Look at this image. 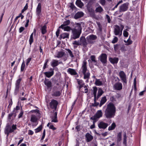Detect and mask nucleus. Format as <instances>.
Returning <instances> with one entry per match:
<instances>
[{"mask_svg":"<svg viewBox=\"0 0 146 146\" xmlns=\"http://www.w3.org/2000/svg\"><path fill=\"white\" fill-rule=\"evenodd\" d=\"M115 112V107L112 103H110L107 106L105 110L104 115L107 118H111L114 117Z\"/></svg>","mask_w":146,"mask_h":146,"instance_id":"obj_1","label":"nucleus"},{"mask_svg":"<svg viewBox=\"0 0 146 146\" xmlns=\"http://www.w3.org/2000/svg\"><path fill=\"white\" fill-rule=\"evenodd\" d=\"M76 25L74 28L72 29V36L71 37V38L74 40L79 38L82 29L81 25L80 23H76Z\"/></svg>","mask_w":146,"mask_h":146,"instance_id":"obj_2","label":"nucleus"},{"mask_svg":"<svg viewBox=\"0 0 146 146\" xmlns=\"http://www.w3.org/2000/svg\"><path fill=\"white\" fill-rule=\"evenodd\" d=\"M87 62L86 60H84L82 63V66L79 71L78 73L80 76L84 75V78L87 76L88 74H90L89 71L87 69Z\"/></svg>","mask_w":146,"mask_h":146,"instance_id":"obj_3","label":"nucleus"},{"mask_svg":"<svg viewBox=\"0 0 146 146\" xmlns=\"http://www.w3.org/2000/svg\"><path fill=\"white\" fill-rule=\"evenodd\" d=\"M17 129V125L13 124L11 126L7 124L5 129L4 133L6 135V137L8 138L9 134L12 133Z\"/></svg>","mask_w":146,"mask_h":146,"instance_id":"obj_4","label":"nucleus"},{"mask_svg":"<svg viewBox=\"0 0 146 146\" xmlns=\"http://www.w3.org/2000/svg\"><path fill=\"white\" fill-rule=\"evenodd\" d=\"M97 38V37L96 35L91 34L87 36L86 39L89 44H93L95 42L94 40H96Z\"/></svg>","mask_w":146,"mask_h":146,"instance_id":"obj_5","label":"nucleus"},{"mask_svg":"<svg viewBox=\"0 0 146 146\" xmlns=\"http://www.w3.org/2000/svg\"><path fill=\"white\" fill-rule=\"evenodd\" d=\"M58 104V102L56 100L52 99L49 103V106L52 109L54 110V111L56 110Z\"/></svg>","mask_w":146,"mask_h":146,"instance_id":"obj_6","label":"nucleus"},{"mask_svg":"<svg viewBox=\"0 0 146 146\" xmlns=\"http://www.w3.org/2000/svg\"><path fill=\"white\" fill-rule=\"evenodd\" d=\"M57 87L54 86L52 89V92L51 94V96L53 97H58L60 96L62 91L56 90L55 91V89H57Z\"/></svg>","mask_w":146,"mask_h":146,"instance_id":"obj_7","label":"nucleus"},{"mask_svg":"<svg viewBox=\"0 0 146 146\" xmlns=\"http://www.w3.org/2000/svg\"><path fill=\"white\" fill-rule=\"evenodd\" d=\"M119 76L123 83H127L126 75L124 72L123 71H121L119 73Z\"/></svg>","mask_w":146,"mask_h":146,"instance_id":"obj_8","label":"nucleus"},{"mask_svg":"<svg viewBox=\"0 0 146 146\" xmlns=\"http://www.w3.org/2000/svg\"><path fill=\"white\" fill-rule=\"evenodd\" d=\"M103 115V113L101 110L98 111L96 114L92 117H91V119L93 120H96L97 119L101 117Z\"/></svg>","mask_w":146,"mask_h":146,"instance_id":"obj_9","label":"nucleus"},{"mask_svg":"<svg viewBox=\"0 0 146 146\" xmlns=\"http://www.w3.org/2000/svg\"><path fill=\"white\" fill-rule=\"evenodd\" d=\"M100 61L103 64H105L107 63V56L105 53L102 54L99 57Z\"/></svg>","mask_w":146,"mask_h":146,"instance_id":"obj_10","label":"nucleus"},{"mask_svg":"<svg viewBox=\"0 0 146 146\" xmlns=\"http://www.w3.org/2000/svg\"><path fill=\"white\" fill-rule=\"evenodd\" d=\"M128 3H126L121 5L119 7V12H125L127 11L128 8Z\"/></svg>","mask_w":146,"mask_h":146,"instance_id":"obj_11","label":"nucleus"},{"mask_svg":"<svg viewBox=\"0 0 146 146\" xmlns=\"http://www.w3.org/2000/svg\"><path fill=\"white\" fill-rule=\"evenodd\" d=\"M45 85L46 86L47 89H50L51 90L52 87V83L48 79L45 78L44 82Z\"/></svg>","mask_w":146,"mask_h":146,"instance_id":"obj_12","label":"nucleus"},{"mask_svg":"<svg viewBox=\"0 0 146 146\" xmlns=\"http://www.w3.org/2000/svg\"><path fill=\"white\" fill-rule=\"evenodd\" d=\"M113 88L115 90H120L122 88V84L119 82H117L114 85Z\"/></svg>","mask_w":146,"mask_h":146,"instance_id":"obj_13","label":"nucleus"},{"mask_svg":"<svg viewBox=\"0 0 146 146\" xmlns=\"http://www.w3.org/2000/svg\"><path fill=\"white\" fill-rule=\"evenodd\" d=\"M47 23L44 24L43 26L41 25L40 26V30L42 34L44 35L47 32Z\"/></svg>","mask_w":146,"mask_h":146,"instance_id":"obj_14","label":"nucleus"},{"mask_svg":"<svg viewBox=\"0 0 146 146\" xmlns=\"http://www.w3.org/2000/svg\"><path fill=\"white\" fill-rule=\"evenodd\" d=\"M41 10L42 7L41 4L40 3H39L38 4L36 10V13L37 16H40L41 15Z\"/></svg>","mask_w":146,"mask_h":146,"instance_id":"obj_15","label":"nucleus"},{"mask_svg":"<svg viewBox=\"0 0 146 146\" xmlns=\"http://www.w3.org/2000/svg\"><path fill=\"white\" fill-rule=\"evenodd\" d=\"M98 127L100 129H105L108 126V125L107 123H105L103 121H102L100 122V123L98 125Z\"/></svg>","mask_w":146,"mask_h":146,"instance_id":"obj_16","label":"nucleus"},{"mask_svg":"<svg viewBox=\"0 0 146 146\" xmlns=\"http://www.w3.org/2000/svg\"><path fill=\"white\" fill-rule=\"evenodd\" d=\"M80 40L83 47H85L87 46L88 43L84 36H81L80 38Z\"/></svg>","mask_w":146,"mask_h":146,"instance_id":"obj_17","label":"nucleus"},{"mask_svg":"<svg viewBox=\"0 0 146 146\" xmlns=\"http://www.w3.org/2000/svg\"><path fill=\"white\" fill-rule=\"evenodd\" d=\"M109 60L111 64H117L119 60V59L117 57H114L113 58L110 57L109 58Z\"/></svg>","mask_w":146,"mask_h":146,"instance_id":"obj_18","label":"nucleus"},{"mask_svg":"<svg viewBox=\"0 0 146 146\" xmlns=\"http://www.w3.org/2000/svg\"><path fill=\"white\" fill-rule=\"evenodd\" d=\"M86 141L87 142L91 141L93 139V136L89 133H87L85 135Z\"/></svg>","mask_w":146,"mask_h":146,"instance_id":"obj_19","label":"nucleus"},{"mask_svg":"<svg viewBox=\"0 0 146 146\" xmlns=\"http://www.w3.org/2000/svg\"><path fill=\"white\" fill-rule=\"evenodd\" d=\"M115 28L114 30V34L116 35H119L120 33V27L117 25H115Z\"/></svg>","mask_w":146,"mask_h":146,"instance_id":"obj_20","label":"nucleus"},{"mask_svg":"<svg viewBox=\"0 0 146 146\" xmlns=\"http://www.w3.org/2000/svg\"><path fill=\"white\" fill-rule=\"evenodd\" d=\"M104 91L101 88H99L98 90V94L96 97L97 99H98L100 96L104 94Z\"/></svg>","mask_w":146,"mask_h":146,"instance_id":"obj_21","label":"nucleus"},{"mask_svg":"<svg viewBox=\"0 0 146 146\" xmlns=\"http://www.w3.org/2000/svg\"><path fill=\"white\" fill-rule=\"evenodd\" d=\"M36 30L35 29H34L33 32V33L31 34L29 39V44L30 45H31L32 43L34 41V39H33V33H34L35 34H36Z\"/></svg>","mask_w":146,"mask_h":146,"instance_id":"obj_22","label":"nucleus"},{"mask_svg":"<svg viewBox=\"0 0 146 146\" xmlns=\"http://www.w3.org/2000/svg\"><path fill=\"white\" fill-rule=\"evenodd\" d=\"M84 16V13L82 12H78L74 16V18L75 19H78Z\"/></svg>","mask_w":146,"mask_h":146,"instance_id":"obj_23","label":"nucleus"},{"mask_svg":"<svg viewBox=\"0 0 146 146\" xmlns=\"http://www.w3.org/2000/svg\"><path fill=\"white\" fill-rule=\"evenodd\" d=\"M67 72L71 75H76L77 74V73L74 69L71 68H68Z\"/></svg>","mask_w":146,"mask_h":146,"instance_id":"obj_24","label":"nucleus"},{"mask_svg":"<svg viewBox=\"0 0 146 146\" xmlns=\"http://www.w3.org/2000/svg\"><path fill=\"white\" fill-rule=\"evenodd\" d=\"M77 82L78 84L79 85V89L80 90L83 87L84 85H85V83L82 80L77 79Z\"/></svg>","mask_w":146,"mask_h":146,"instance_id":"obj_25","label":"nucleus"},{"mask_svg":"<svg viewBox=\"0 0 146 146\" xmlns=\"http://www.w3.org/2000/svg\"><path fill=\"white\" fill-rule=\"evenodd\" d=\"M51 66L53 68L55 67L58 65V60L53 59L50 63Z\"/></svg>","mask_w":146,"mask_h":146,"instance_id":"obj_26","label":"nucleus"},{"mask_svg":"<svg viewBox=\"0 0 146 146\" xmlns=\"http://www.w3.org/2000/svg\"><path fill=\"white\" fill-rule=\"evenodd\" d=\"M54 71L46 72L44 73L45 76L49 78L52 76L54 74Z\"/></svg>","mask_w":146,"mask_h":146,"instance_id":"obj_27","label":"nucleus"},{"mask_svg":"<svg viewBox=\"0 0 146 146\" xmlns=\"http://www.w3.org/2000/svg\"><path fill=\"white\" fill-rule=\"evenodd\" d=\"M76 4L78 7L80 8H82L84 6V4L80 0H76Z\"/></svg>","mask_w":146,"mask_h":146,"instance_id":"obj_28","label":"nucleus"},{"mask_svg":"<svg viewBox=\"0 0 146 146\" xmlns=\"http://www.w3.org/2000/svg\"><path fill=\"white\" fill-rule=\"evenodd\" d=\"M106 97L104 96L102 97L101 98L100 102V103L99 104V107H101L104 104H105L107 101Z\"/></svg>","mask_w":146,"mask_h":146,"instance_id":"obj_29","label":"nucleus"},{"mask_svg":"<svg viewBox=\"0 0 146 146\" xmlns=\"http://www.w3.org/2000/svg\"><path fill=\"white\" fill-rule=\"evenodd\" d=\"M117 142L119 143L122 140V132L121 131L117 133Z\"/></svg>","mask_w":146,"mask_h":146,"instance_id":"obj_30","label":"nucleus"},{"mask_svg":"<svg viewBox=\"0 0 146 146\" xmlns=\"http://www.w3.org/2000/svg\"><path fill=\"white\" fill-rule=\"evenodd\" d=\"M69 34L67 33H64L60 35L59 38L60 39L62 38L64 39L66 38H68Z\"/></svg>","mask_w":146,"mask_h":146,"instance_id":"obj_31","label":"nucleus"},{"mask_svg":"<svg viewBox=\"0 0 146 146\" xmlns=\"http://www.w3.org/2000/svg\"><path fill=\"white\" fill-rule=\"evenodd\" d=\"M38 118L35 115H32L31 117V121L32 122L35 123L37 122Z\"/></svg>","mask_w":146,"mask_h":146,"instance_id":"obj_32","label":"nucleus"},{"mask_svg":"<svg viewBox=\"0 0 146 146\" xmlns=\"http://www.w3.org/2000/svg\"><path fill=\"white\" fill-rule=\"evenodd\" d=\"M64 54L65 52L62 51L58 52L57 55L55 57L58 58H60L63 57Z\"/></svg>","mask_w":146,"mask_h":146,"instance_id":"obj_33","label":"nucleus"},{"mask_svg":"<svg viewBox=\"0 0 146 146\" xmlns=\"http://www.w3.org/2000/svg\"><path fill=\"white\" fill-rule=\"evenodd\" d=\"M116 126L115 123L113 122L110 126L108 128V130L109 131L114 130Z\"/></svg>","mask_w":146,"mask_h":146,"instance_id":"obj_34","label":"nucleus"},{"mask_svg":"<svg viewBox=\"0 0 146 146\" xmlns=\"http://www.w3.org/2000/svg\"><path fill=\"white\" fill-rule=\"evenodd\" d=\"M103 11V9L102 7L100 5H99V6L96 8L95 11L96 13H101Z\"/></svg>","mask_w":146,"mask_h":146,"instance_id":"obj_35","label":"nucleus"},{"mask_svg":"<svg viewBox=\"0 0 146 146\" xmlns=\"http://www.w3.org/2000/svg\"><path fill=\"white\" fill-rule=\"evenodd\" d=\"M95 84L97 86H100L103 85L102 82L100 81V79L97 78H96Z\"/></svg>","mask_w":146,"mask_h":146,"instance_id":"obj_36","label":"nucleus"},{"mask_svg":"<svg viewBox=\"0 0 146 146\" xmlns=\"http://www.w3.org/2000/svg\"><path fill=\"white\" fill-rule=\"evenodd\" d=\"M70 22L69 20H68L66 21H65L64 22L63 24L61 25L59 27V28H62L63 27L69 25L70 23Z\"/></svg>","mask_w":146,"mask_h":146,"instance_id":"obj_37","label":"nucleus"},{"mask_svg":"<svg viewBox=\"0 0 146 146\" xmlns=\"http://www.w3.org/2000/svg\"><path fill=\"white\" fill-rule=\"evenodd\" d=\"M88 10L91 15L92 16L95 15L94 10L92 8L88 7Z\"/></svg>","mask_w":146,"mask_h":146,"instance_id":"obj_38","label":"nucleus"},{"mask_svg":"<svg viewBox=\"0 0 146 146\" xmlns=\"http://www.w3.org/2000/svg\"><path fill=\"white\" fill-rule=\"evenodd\" d=\"M20 86L15 85V88L14 91V94L17 95L19 92V91Z\"/></svg>","mask_w":146,"mask_h":146,"instance_id":"obj_39","label":"nucleus"},{"mask_svg":"<svg viewBox=\"0 0 146 146\" xmlns=\"http://www.w3.org/2000/svg\"><path fill=\"white\" fill-rule=\"evenodd\" d=\"M121 45L120 44H117L114 45V49L115 51H117L120 47Z\"/></svg>","mask_w":146,"mask_h":146,"instance_id":"obj_40","label":"nucleus"},{"mask_svg":"<svg viewBox=\"0 0 146 146\" xmlns=\"http://www.w3.org/2000/svg\"><path fill=\"white\" fill-rule=\"evenodd\" d=\"M127 136L126 133H125L123 135V144L125 146L127 144Z\"/></svg>","mask_w":146,"mask_h":146,"instance_id":"obj_41","label":"nucleus"},{"mask_svg":"<svg viewBox=\"0 0 146 146\" xmlns=\"http://www.w3.org/2000/svg\"><path fill=\"white\" fill-rule=\"evenodd\" d=\"M93 94L94 96V97L96 98L97 95V92L98 89L97 87L95 86L93 88Z\"/></svg>","mask_w":146,"mask_h":146,"instance_id":"obj_42","label":"nucleus"},{"mask_svg":"<svg viewBox=\"0 0 146 146\" xmlns=\"http://www.w3.org/2000/svg\"><path fill=\"white\" fill-rule=\"evenodd\" d=\"M42 128V125H40L38 127L35 129V133H37L39 132L41 130Z\"/></svg>","mask_w":146,"mask_h":146,"instance_id":"obj_43","label":"nucleus"},{"mask_svg":"<svg viewBox=\"0 0 146 146\" xmlns=\"http://www.w3.org/2000/svg\"><path fill=\"white\" fill-rule=\"evenodd\" d=\"M25 64L24 61H23V62H22L21 66V72H23L25 70H26V69H25Z\"/></svg>","mask_w":146,"mask_h":146,"instance_id":"obj_44","label":"nucleus"},{"mask_svg":"<svg viewBox=\"0 0 146 146\" xmlns=\"http://www.w3.org/2000/svg\"><path fill=\"white\" fill-rule=\"evenodd\" d=\"M131 35L129 36V38L127 40L126 42L127 43L125 44L126 45H129L131 44L132 43L133 41L130 39Z\"/></svg>","mask_w":146,"mask_h":146,"instance_id":"obj_45","label":"nucleus"},{"mask_svg":"<svg viewBox=\"0 0 146 146\" xmlns=\"http://www.w3.org/2000/svg\"><path fill=\"white\" fill-rule=\"evenodd\" d=\"M61 29H64V31H69L71 30H72V29L71 28L68 26H67L66 27H63L62 28H61Z\"/></svg>","mask_w":146,"mask_h":146,"instance_id":"obj_46","label":"nucleus"},{"mask_svg":"<svg viewBox=\"0 0 146 146\" xmlns=\"http://www.w3.org/2000/svg\"><path fill=\"white\" fill-rule=\"evenodd\" d=\"M98 99H97L96 98H94V104H92V106L94 107H96L98 106L99 105V103L98 102H96V100H97Z\"/></svg>","mask_w":146,"mask_h":146,"instance_id":"obj_47","label":"nucleus"},{"mask_svg":"<svg viewBox=\"0 0 146 146\" xmlns=\"http://www.w3.org/2000/svg\"><path fill=\"white\" fill-rule=\"evenodd\" d=\"M66 50L68 51L69 54L70 56L72 58L74 57V56L72 52L69 49H66Z\"/></svg>","mask_w":146,"mask_h":146,"instance_id":"obj_48","label":"nucleus"},{"mask_svg":"<svg viewBox=\"0 0 146 146\" xmlns=\"http://www.w3.org/2000/svg\"><path fill=\"white\" fill-rule=\"evenodd\" d=\"M90 74H88L87 76H86L85 78H84V79L86 80L85 81L86 82L88 83L89 82V79L90 78Z\"/></svg>","mask_w":146,"mask_h":146,"instance_id":"obj_49","label":"nucleus"},{"mask_svg":"<svg viewBox=\"0 0 146 146\" xmlns=\"http://www.w3.org/2000/svg\"><path fill=\"white\" fill-rule=\"evenodd\" d=\"M92 61L94 62H96V56L94 55H92L90 57Z\"/></svg>","mask_w":146,"mask_h":146,"instance_id":"obj_50","label":"nucleus"},{"mask_svg":"<svg viewBox=\"0 0 146 146\" xmlns=\"http://www.w3.org/2000/svg\"><path fill=\"white\" fill-rule=\"evenodd\" d=\"M21 80L22 79L21 78L18 79L16 82L15 85L20 86V83Z\"/></svg>","mask_w":146,"mask_h":146,"instance_id":"obj_51","label":"nucleus"},{"mask_svg":"<svg viewBox=\"0 0 146 146\" xmlns=\"http://www.w3.org/2000/svg\"><path fill=\"white\" fill-rule=\"evenodd\" d=\"M118 40V38L115 36L113 40L111 41V42L113 44H115L117 42Z\"/></svg>","mask_w":146,"mask_h":146,"instance_id":"obj_52","label":"nucleus"},{"mask_svg":"<svg viewBox=\"0 0 146 146\" xmlns=\"http://www.w3.org/2000/svg\"><path fill=\"white\" fill-rule=\"evenodd\" d=\"M136 77H135L134 80V90L135 91H136L137 90V88H136Z\"/></svg>","mask_w":146,"mask_h":146,"instance_id":"obj_53","label":"nucleus"},{"mask_svg":"<svg viewBox=\"0 0 146 146\" xmlns=\"http://www.w3.org/2000/svg\"><path fill=\"white\" fill-rule=\"evenodd\" d=\"M46 130L45 129H44L43 130V132L42 133V136L41 138V139H40V141L41 142H42V141H42L43 140V139H44V138L45 137V134H46Z\"/></svg>","mask_w":146,"mask_h":146,"instance_id":"obj_54","label":"nucleus"},{"mask_svg":"<svg viewBox=\"0 0 146 146\" xmlns=\"http://www.w3.org/2000/svg\"><path fill=\"white\" fill-rule=\"evenodd\" d=\"M120 50H121L122 51H125L127 50L125 48V46L124 44H122V45H121L120 46Z\"/></svg>","mask_w":146,"mask_h":146,"instance_id":"obj_55","label":"nucleus"},{"mask_svg":"<svg viewBox=\"0 0 146 146\" xmlns=\"http://www.w3.org/2000/svg\"><path fill=\"white\" fill-rule=\"evenodd\" d=\"M23 111L22 109H21V111L19 115H18V118H20L22 117L23 115Z\"/></svg>","mask_w":146,"mask_h":146,"instance_id":"obj_56","label":"nucleus"},{"mask_svg":"<svg viewBox=\"0 0 146 146\" xmlns=\"http://www.w3.org/2000/svg\"><path fill=\"white\" fill-rule=\"evenodd\" d=\"M8 103H9V104L8 106V109H10L13 104L12 99H11L10 100L8 101Z\"/></svg>","mask_w":146,"mask_h":146,"instance_id":"obj_57","label":"nucleus"},{"mask_svg":"<svg viewBox=\"0 0 146 146\" xmlns=\"http://www.w3.org/2000/svg\"><path fill=\"white\" fill-rule=\"evenodd\" d=\"M32 60L31 57H29L27 58L26 60V65L27 66H28L29 64L31 62Z\"/></svg>","mask_w":146,"mask_h":146,"instance_id":"obj_58","label":"nucleus"},{"mask_svg":"<svg viewBox=\"0 0 146 146\" xmlns=\"http://www.w3.org/2000/svg\"><path fill=\"white\" fill-rule=\"evenodd\" d=\"M52 122L56 123L58 122V120L57 119V117L54 116V117L52 118Z\"/></svg>","mask_w":146,"mask_h":146,"instance_id":"obj_59","label":"nucleus"},{"mask_svg":"<svg viewBox=\"0 0 146 146\" xmlns=\"http://www.w3.org/2000/svg\"><path fill=\"white\" fill-rule=\"evenodd\" d=\"M123 34L124 37H126L128 36L129 33L126 31L124 30L123 31Z\"/></svg>","mask_w":146,"mask_h":146,"instance_id":"obj_60","label":"nucleus"},{"mask_svg":"<svg viewBox=\"0 0 146 146\" xmlns=\"http://www.w3.org/2000/svg\"><path fill=\"white\" fill-rule=\"evenodd\" d=\"M73 44L76 45L77 46H79L81 45V44L78 41L75 40L73 42Z\"/></svg>","mask_w":146,"mask_h":146,"instance_id":"obj_61","label":"nucleus"},{"mask_svg":"<svg viewBox=\"0 0 146 146\" xmlns=\"http://www.w3.org/2000/svg\"><path fill=\"white\" fill-rule=\"evenodd\" d=\"M28 8V3H26L23 9L22 10L21 13H23L25 11L27 10Z\"/></svg>","mask_w":146,"mask_h":146,"instance_id":"obj_62","label":"nucleus"},{"mask_svg":"<svg viewBox=\"0 0 146 146\" xmlns=\"http://www.w3.org/2000/svg\"><path fill=\"white\" fill-rule=\"evenodd\" d=\"M97 25H98V28H99V31H100L101 32L102 31V25H101V24H100V23H98Z\"/></svg>","mask_w":146,"mask_h":146,"instance_id":"obj_63","label":"nucleus"},{"mask_svg":"<svg viewBox=\"0 0 146 146\" xmlns=\"http://www.w3.org/2000/svg\"><path fill=\"white\" fill-rule=\"evenodd\" d=\"M100 3L102 5L104 6L106 4L105 0H100Z\"/></svg>","mask_w":146,"mask_h":146,"instance_id":"obj_64","label":"nucleus"}]
</instances>
